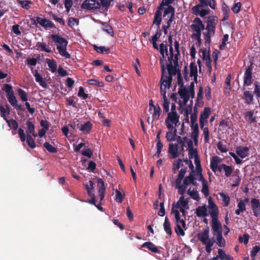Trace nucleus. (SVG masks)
<instances>
[{"mask_svg": "<svg viewBox=\"0 0 260 260\" xmlns=\"http://www.w3.org/2000/svg\"><path fill=\"white\" fill-rule=\"evenodd\" d=\"M174 50L173 46H169V50H168L167 44L164 43L159 45V51L162 56V59H160L161 66L165 67L167 76H170L172 78L173 76L177 73V67H178V56L180 55L179 50V43L177 41L174 42Z\"/></svg>", "mask_w": 260, "mask_h": 260, "instance_id": "nucleus-1", "label": "nucleus"}, {"mask_svg": "<svg viewBox=\"0 0 260 260\" xmlns=\"http://www.w3.org/2000/svg\"><path fill=\"white\" fill-rule=\"evenodd\" d=\"M166 71L163 64L161 65V77L160 79V92L163 96L164 102L162 107L164 110L166 112L169 111V102L166 96V88L169 89L171 85L172 78L170 76H167Z\"/></svg>", "mask_w": 260, "mask_h": 260, "instance_id": "nucleus-2", "label": "nucleus"}, {"mask_svg": "<svg viewBox=\"0 0 260 260\" xmlns=\"http://www.w3.org/2000/svg\"><path fill=\"white\" fill-rule=\"evenodd\" d=\"M198 240L205 246L206 251L208 253L211 252V247L215 242L214 238H210L209 228L207 227L202 229L197 235Z\"/></svg>", "mask_w": 260, "mask_h": 260, "instance_id": "nucleus-3", "label": "nucleus"}, {"mask_svg": "<svg viewBox=\"0 0 260 260\" xmlns=\"http://www.w3.org/2000/svg\"><path fill=\"white\" fill-rule=\"evenodd\" d=\"M218 19L216 16H211L208 18L207 21V25L204 27L205 31L203 35L205 37V43L210 44L211 42V38L213 37L215 34V29L218 23Z\"/></svg>", "mask_w": 260, "mask_h": 260, "instance_id": "nucleus-4", "label": "nucleus"}, {"mask_svg": "<svg viewBox=\"0 0 260 260\" xmlns=\"http://www.w3.org/2000/svg\"><path fill=\"white\" fill-rule=\"evenodd\" d=\"M50 37L56 45L59 54L66 58H70L71 55L67 51V47L68 44V41L58 35L52 34Z\"/></svg>", "mask_w": 260, "mask_h": 260, "instance_id": "nucleus-5", "label": "nucleus"}, {"mask_svg": "<svg viewBox=\"0 0 260 260\" xmlns=\"http://www.w3.org/2000/svg\"><path fill=\"white\" fill-rule=\"evenodd\" d=\"M190 27L191 30L193 31L192 38L196 41V45L200 46L201 44V32L204 29V25L200 18H196L193 20Z\"/></svg>", "mask_w": 260, "mask_h": 260, "instance_id": "nucleus-6", "label": "nucleus"}, {"mask_svg": "<svg viewBox=\"0 0 260 260\" xmlns=\"http://www.w3.org/2000/svg\"><path fill=\"white\" fill-rule=\"evenodd\" d=\"M2 90L7 93V98L9 103L16 110H22V106L18 105V101L14 95L12 86L10 84H5L2 88Z\"/></svg>", "mask_w": 260, "mask_h": 260, "instance_id": "nucleus-7", "label": "nucleus"}, {"mask_svg": "<svg viewBox=\"0 0 260 260\" xmlns=\"http://www.w3.org/2000/svg\"><path fill=\"white\" fill-rule=\"evenodd\" d=\"M179 116L176 111L169 112L165 120V124L168 129L173 131L179 122Z\"/></svg>", "mask_w": 260, "mask_h": 260, "instance_id": "nucleus-8", "label": "nucleus"}, {"mask_svg": "<svg viewBox=\"0 0 260 260\" xmlns=\"http://www.w3.org/2000/svg\"><path fill=\"white\" fill-rule=\"evenodd\" d=\"M189 204L187 201L184 199V197L182 196L176 204H173L172 209H179L183 216H185V210L189 209Z\"/></svg>", "mask_w": 260, "mask_h": 260, "instance_id": "nucleus-9", "label": "nucleus"}, {"mask_svg": "<svg viewBox=\"0 0 260 260\" xmlns=\"http://www.w3.org/2000/svg\"><path fill=\"white\" fill-rule=\"evenodd\" d=\"M178 92L180 98L182 99V104L184 106L186 105L190 97L192 99L194 97V92L189 91L186 87L180 88Z\"/></svg>", "mask_w": 260, "mask_h": 260, "instance_id": "nucleus-10", "label": "nucleus"}, {"mask_svg": "<svg viewBox=\"0 0 260 260\" xmlns=\"http://www.w3.org/2000/svg\"><path fill=\"white\" fill-rule=\"evenodd\" d=\"M31 21L32 24H36L37 23L39 24L41 26L44 27L45 29L48 28L54 27L53 23L45 18H41L40 17H37L36 20L34 18L31 19Z\"/></svg>", "mask_w": 260, "mask_h": 260, "instance_id": "nucleus-11", "label": "nucleus"}, {"mask_svg": "<svg viewBox=\"0 0 260 260\" xmlns=\"http://www.w3.org/2000/svg\"><path fill=\"white\" fill-rule=\"evenodd\" d=\"M208 208L211 219L218 218V208L211 198H209L208 199Z\"/></svg>", "mask_w": 260, "mask_h": 260, "instance_id": "nucleus-12", "label": "nucleus"}, {"mask_svg": "<svg viewBox=\"0 0 260 260\" xmlns=\"http://www.w3.org/2000/svg\"><path fill=\"white\" fill-rule=\"evenodd\" d=\"M100 7V3L95 0H85L83 3L81 8L87 10H94Z\"/></svg>", "mask_w": 260, "mask_h": 260, "instance_id": "nucleus-13", "label": "nucleus"}, {"mask_svg": "<svg viewBox=\"0 0 260 260\" xmlns=\"http://www.w3.org/2000/svg\"><path fill=\"white\" fill-rule=\"evenodd\" d=\"M206 6L200 3V4L192 8L193 13L197 16L199 15L202 17H205L209 14L210 11L208 9H202V8Z\"/></svg>", "mask_w": 260, "mask_h": 260, "instance_id": "nucleus-14", "label": "nucleus"}, {"mask_svg": "<svg viewBox=\"0 0 260 260\" xmlns=\"http://www.w3.org/2000/svg\"><path fill=\"white\" fill-rule=\"evenodd\" d=\"M179 146L178 144L170 143L169 145L168 153L171 159H175L180 155Z\"/></svg>", "mask_w": 260, "mask_h": 260, "instance_id": "nucleus-15", "label": "nucleus"}, {"mask_svg": "<svg viewBox=\"0 0 260 260\" xmlns=\"http://www.w3.org/2000/svg\"><path fill=\"white\" fill-rule=\"evenodd\" d=\"M221 158L217 156H213L210 161V169L211 170L216 173L219 170L221 166Z\"/></svg>", "mask_w": 260, "mask_h": 260, "instance_id": "nucleus-16", "label": "nucleus"}, {"mask_svg": "<svg viewBox=\"0 0 260 260\" xmlns=\"http://www.w3.org/2000/svg\"><path fill=\"white\" fill-rule=\"evenodd\" d=\"M251 207L255 217L260 216V201L258 199L253 198L250 201Z\"/></svg>", "mask_w": 260, "mask_h": 260, "instance_id": "nucleus-17", "label": "nucleus"}, {"mask_svg": "<svg viewBox=\"0 0 260 260\" xmlns=\"http://www.w3.org/2000/svg\"><path fill=\"white\" fill-rule=\"evenodd\" d=\"M243 80L244 86H249L251 85V83H252L251 65L250 66L248 67V68L246 69V71L245 72L243 78Z\"/></svg>", "mask_w": 260, "mask_h": 260, "instance_id": "nucleus-18", "label": "nucleus"}, {"mask_svg": "<svg viewBox=\"0 0 260 260\" xmlns=\"http://www.w3.org/2000/svg\"><path fill=\"white\" fill-rule=\"evenodd\" d=\"M211 229L213 231V235L219 233H222V225L218 218L212 219L211 220Z\"/></svg>", "mask_w": 260, "mask_h": 260, "instance_id": "nucleus-19", "label": "nucleus"}, {"mask_svg": "<svg viewBox=\"0 0 260 260\" xmlns=\"http://www.w3.org/2000/svg\"><path fill=\"white\" fill-rule=\"evenodd\" d=\"M249 147L240 146L236 148V153L238 156L243 159L249 155Z\"/></svg>", "mask_w": 260, "mask_h": 260, "instance_id": "nucleus-20", "label": "nucleus"}, {"mask_svg": "<svg viewBox=\"0 0 260 260\" xmlns=\"http://www.w3.org/2000/svg\"><path fill=\"white\" fill-rule=\"evenodd\" d=\"M233 260V258L230 255H226L222 249H218V255L213 257L210 260Z\"/></svg>", "mask_w": 260, "mask_h": 260, "instance_id": "nucleus-21", "label": "nucleus"}, {"mask_svg": "<svg viewBox=\"0 0 260 260\" xmlns=\"http://www.w3.org/2000/svg\"><path fill=\"white\" fill-rule=\"evenodd\" d=\"M98 186L99 188V195L100 198V201H102L105 197V192L106 191V187L105 186V183L103 180L99 178L98 179L97 181Z\"/></svg>", "mask_w": 260, "mask_h": 260, "instance_id": "nucleus-22", "label": "nucleus"}, {"mask_svg": "<svg viewBox=\"0 0 260 260\" xmlns=\"http://www.w3.org/2000/svg\"><path fill=\"white\" fill-rule=\"evenodd\" d=\"M89 185L88 184L85 185V189L87 190L88 194L92 198V200L89 201L90 204H93L95 205V196L94 194L92 193L91 190L93 189V185L94 184V182L92 180H90L89 181Z\"/></svg>", "mask_w": 260, "mask_h": 260, "instance_id": "nucleus-23", "label": "nucleus"}, {"mask_svg": "<svg viewBox=\"0 0 260 260\" xmlns=\"http://www.w3.org/2000/svg\"><path fill=\"white\" fill-rule=\"evenodd\" d=\"M223 171L224 172V176L226 177H229L231 176L234 171V168L231 166H228L225 164H222L218 171L219 172H221Z\"/></svg>", "mask_w": 260, "mask_h": 260, "instance_id": "nucleus-24", "label": "nucleus"}, {"mask_svg": "<svg viewBox=\"0 0 260 260\" xmlns=\"http://www.w3.org/2000/svg\"><path fill=\"white\" fill-rule=\"evenodd\" d=\"M196 214L199 217H205L208 215L206 205L198 206L196 209Z\"/></svg>", "mask_w": 260, "mask_h": 260, "instance_id": "nucleus-25", "label": "nucleus"}, {"mask_svg": "<svg viewBox=\"0 0 260 260\" xmlns=\"http://www.w3.org/2000/svg\"><path fill=\"white\" fill-rule=\"evenodd\" d=\"M161 111V109L158 105H156L155 107L151 108V109H149V112L152 115L153 120L159 119Z\"/></svg>", "mask_w": 260, "mask_h": 260, "instance_id": "nucleus-26", "label": "nucleus"}, {"mask_svg": "<svg viewBox=\"0 0 260 260\" xmlns=\"http://www.w3.org/2000/svg\"><path fill=\"white\" fill-rule=\"evenodd\" d=\"M216 245L219 247H224L225 246V240L222 236V233L213 234V237Z\"/></svg>", "mask_w": 260, "mask_h": 260, "instance_id": "nucleus-27", "label": "nucleus"}, {"mask_svg": "<svg viewBox=\"0 0 260 260\" xmlns=\"http://www.w3.org/2000/svg\"><path fill=\"white\" fill-rule=\"evenodd\" d=\"M172 213H173L175 215L176 224L179 225L180 226H182L183 228L185 229V221L183 219H180L179 211L177 210L172 209Z\"/></svg>", "mask_w": 260, "mask_h": 260, "instance_id": "nucleus-28", "label": "nucleus"}, {"mask_svg": "<svg viewBox=\"0 0 260 260\" xmlns=\"http://www.w3.org/2000/svg\"><path fill=\"white\" fill-rule=\"evenodd\" d=\"M141 248H147L149 250L154 253H159V250L158 248L152 242H146L141 245Z\"/></svg>", "mask_w": 260, "mask_h": 260, "instance_id": "nucleus-29", "label": "nucleus"}, {"mask_svg": "<svg viewBox=\"0 0 260 260\" xmlns=\"http://www.w3.org/2000/svg\"><path fill=\"white\" fill-rule=\"evenodd\" d=\"M177 129L174 128L173 131H170L166 133V138L168 142H172L176 140L177 137Z\"/></svg>", "mask_w": 260, "mask_h": 260, "instance_id": "nucleus-30", "label": "nucleus"}, {"mask_svg": "<svg viewBox=\"0 0 260 260\" xmlns=\"http://www.w3.org/2000/svg\"><path fill=\"white\" fill-rule=\"evenodd\" d=\"M27 129L26 134L27 136H31L32 135L34 137H37V134L35 133V126L34 124L30 121L26 122Z\"/></svg>", "mask_w": 260, "mask_h": 260, "instance_id": "nucleus-31", "label": "nucleus"}, {"mask_svg": "<svg viewBox=\"0 0 260 260\" xmlns=\"http://www.w3.org/2000/svg\"><path fill=\"white\" fill-rule=\"evenodd\" d=\"M161 21V12L160 9H157L154 14V18L153 24H156L158 27H159Z\"/></svg>", "mask_w": 260, "mask_h": 260, "instance_id": "nucleus-32", "label": "nucleus"}, {"mask_svg": "<svg viewBox=\"0 0 260 260\" xmlns=\"http://www.w3.org/2000/svg\"><path fill=\"white\" fill-rule=\"evenodd\" d=\"M190 76L193 77L194 81L197 82L198 69L197 66L194 63L190 64Z\"/></svg>", "mask_w": 260, "mask_h": 260, "instance_id": "nucleus-33", "label": "nucleus"}, {"mask_svg": "<svg viewBox=\"0 0 260 260\" xmlns=\"http://www.w3.org/2000/svg\"><path fill=\"white\" fill-rule=\"evenodd\" d=\"M34 76L35 77L36 81L38 82L42 87L43 88L47 87V84L46 81L43 78L42 76L38 73L37 71H36V72L34 74Z\"/></svg>", "mask_w": 260, "mask_h": 260, "instance_id": "nucleus-34", "label": "nucleus"}, {"mask_svg": "<svg viewBox=\"0 0 260 260\" xmlns=\"http://www.w3.org/2000/svg\"><path fill=\"white\" fill-rule=\"evenodd\" d=\"M193 172H191L188 176L186 177L183 180V183L186 186L191 184L196 185L197 184V182L194 181V178L193 177Z\"/></svg>", "mask_w": 260, "mask_h": 260, "instance_id": "nucleus-35", "label": "nucleus"}, {"mask_svg": "<svg viewBox=\"0 0 260 260\" xmlns=\"http://www.w3.org/2000/svg\"><path fill=\"white\" fill-rule=\"evenodd\" d=\"M187 193L192 198L193 200L199 201L200 197L198 191L196 188H193L192 190L189 188L187 190Z\"/></svg>", "mask_w": 260, "mask_h": 260, "instance_id": "nucleus-36", "label": "nucleus"}, {"mask_svg": "<svg viewBox=\"0 0 260 260\" xmlns=\"http://www.w3.org/2000/svg\"><path fill=\"white\" fill-rule=\"evenodd\" d=\"M46 63L51 72L55 73L57 71V63L54 59H47Z\"/></svg>", "mask_w": 260, "mask_h": 260, "instance_id": "nucleus-37", "label": "nucleus"}, {"mask_svg": "<svg viewBox=\"0 0 260 260\" xmlns=\"http://www.w3.org/2000/svg\"><path fill=\"white\" fill-rule=\"evenodd\" d=\"M210 114L211 109L209 107H206L204 108V111L201 113L199 119L207 121V119L208 118Z\"/></svg>", "mask_w": 260, "mask_h": 260, "instance_id": "nucleus-38", "label": "nucleus"}, {"mask_svg": "<svg viewBox=\"0 0 260 260\" xmlns=\"http://www.w3.org/2000/svg\"><path fill=\"white\" fill-rule=\"evenodd\" d=\"M199 2L205 6H209L211 9L216 8L215 0H199Z\"/></svg>", "mask_w": 260, "mask_h": 260, "instance_id": "nucleus-39", "label": "nucleus"}, {"mask_svg": "<svg viewBox=\"0 0 260 260\" xmlns=\"http://www.w3.org/2000/svg\"><path fill=\"white\" fill-rule=\"evenodd\" d=\"M244 99L246 100V103L248 104H250L253 101V94L251 91H245L244 92Z\"/></svg>", "mask_w": 260, "mask_h": 260, "instance_id": "nucleus-40", "label": "nucleus"}, {"mask_svg": "<svg viewBox=\"0 0 260 260\" xmlns=\"http://www.w3.org/2000/svg\"><path fill=\"white\" fill-rule=\"evenodd\" d=\"M202 188L201 189V192L205 196V197H207L209 195L208 182L206 180H204L202 182Z\"/></svg>", "mask_w": 260, "mask_h": 260, "instance_id": "nucleus-41", "label": "nucleus"}, {"mask_svg": "<svg viewBox=\"0 0 260 260\" xmlns=\"http://www.w3.org/2000/svg\"><path fill=\"white\" fill-rule=\"evenodd\" d=\"M164 228L165 232L169 235H171L172 231L171 228L170 223L167 217H165V222L164 223Z\"/></svg>", "mask_w": 260, "mask_h": 260, "instance_id": "nucleus-42", "label": "nucleus"}, {"mask_svg": "<svg viewBox=\"0 0 260 260\" xmlns=\"http://www.w3.org/2000/svg\"><path fill=\"white\" fill-rule=\"evenodd\" d=\"M219 194L221 198V200L224 204V206L228 207L229 205L230 201L229 196L228 194L224 193L223 192H219Z\"/></svg>", "mask_w": 260, "mask_h": 260, "instance_id": "nucleus-43", "label": "nucleus"}, {"mask_svg": "<svg viewBox=\"0 0 260 260\" xmlns=\"http://www.w3.org/2000/svg\"><path fill=\"white\" fill-rule=\"evenodd\" d=\"M237 207L238 209L235 211V214L237 215H240L241 212L246 210V206L244 204V203L240 200L238 203Z\"/></svg>", "mask_w": 260, "mask_h": 260, "instance_id": "nucleus-44", "label": "nucleus"}, {"mask_svg": "<svg viewBox=\"0 0 260 260\" xmlns=\"http://www.w3.org/2000/svg\"><path fill=\"white\" fill-rule=\"evenodd\" d=\"M17 91L20 99L23 102H26L28 100L27 93L21 88H18Z\"/></svg>", "mask_w": 260, "mask_h": 260, "instance_id": "nucleus-45", "label": "nucleus"}, {"mask_svg": "<svg viewBox=\"0 0 260 260\" xmlns=\"http://www.w3.org/2000/svg\"><path fill=\"white\" fill-rule=\"evenodd\" d=\"M8 126L12 129L14 130H16L18 127V122L13 119H11L8 120V119L6 120Z\"/></svg>", "mask_w": 260, "mask_h": 260, "instance_id": "nucleus-46", "label": "nucleus"}, {"mask_svg": "<svg viewBox=\"0 0 260 260\" xmlns=\"http://www.w3.org/2000/svg\"><path fill=\"white\" fill-rule=\"evenodd\" d=\"M202 170H196V172L194 171H192L191 172H193L194 174L193 175V177L194 178V181L196 180H199L202 182L204 180H205L202 174Z\"/></svg>", "mask_w": 260, "mask_h": 260, "instance_id": "nucleus-47", "label": "nucleus"}, {"mask_svg": "<svg viewBox=\"0 0 260 260\" xmlns=\"http://www.w3.org/2000/svg\"><path fill=\"white\" fill-rule=\"evenodd\" d=\"M92 128V124L89 121H87L84 124L82 125L80 127V131L89 133Z\"/></svg>", "mask_w": 260, "mask_h": 260, "instance_id": "nucleus-48", "label": "nucleus"}, {"mask_svg": "<svg viewBox=\"0 0 260 260\" xmlns=\"http://www.w3.org/2000/svg\"><path fill=\"white\" fill-rule=\"evenodd\" d=\"M37 46L40 48L41 50L47 53L52 52L51 48L49 46H47L46 44L44 43L38 42Z\"/></svg>", "mask_w": 260, "mask_h": 260, "instance_id": "nucleus-49", "label": "nucleus"}, {"mask_svg": "<svg viewBox=\"0 0 260 260\" xmlns=\"http://www.w3.org/2000/svg\"><path fill=\"white\" fill-rule=\"evenodd\" d=\"M186 169H181L179 172V174L178 175L177 178L176 180V184H179L180 183H181L182 180L183 178L184 177V175L186 173Z\"/></svg>", "mask_w": 260, "mask_h": 260, "instance_id": "nucleus-50", "label": "nucleus"}, {"mask_svg": "<svg viewBox=\"0 0 260 260\" xmlns=\"http://www.w3.org/2000/svg\"><path fill=\"white\" fill-rule=\"evenodd\" d=\"M231 180L233 182L232 184V186L233 187H236V186H238L240 184V181H241V178L239 177V176H238L237 175H235L232 176Z\"/></svg>", "mask_w": 260, "mask_h": 260, "instance_id": "nucleus-51", "label": "nucleus"}, {"mask_svg": "<svg viewBox=\"0 0 260 260\" xmlns=\"http://www.w3.org/2000/svg\"><path fill=\"white\" fill-rule=\"evenodd\" d=\"M176 186L178 189L179 194L183 196L185 193L187 186L185 184L180 183L179 184H176Z\"/></svg>", "mask_w": 260, "mask_h": 260, "instance_id": "nucleus-52", "label": "nucleus"}, {"mask_svg": "<svg viewBox=\"0 0 260 260\" xmlns=\"http://www.w3.org/2000/svg\"><path fill=\"white\" fill-rule=\"evenodd\" d=\"M94 49L100 53H108L110 52L109 48H106L103 46L98 47L95 45L93 46Z\"/></svg>", "mask_w": 260, "mask_h": 260, "instance_id": "nucleus-53", "label": "nucleus"}, {"mask_svg": "<svg viewBox=\"0 0 260 260\" xmlns=\"http://www.w3.org/2000/svg\"><path fill=\"white\" fill-rule=\"evenodd\" d=\"M181 166H183V161L181 159H178L174 161L173 163V171L175 173L179 169Z\"/></svg>", "mask_w": 260, "mask_h": 260, "instance_id": "nucleus-54", "label": "nucleus"}, {"mask_svg": "<svg viewBox=\"0 0 260 260\" xmlns=\"http://www.w3.org/2000/svg\"><path fill=\"white\" fill-rule=\"evenodd\" d=\"M245 115L250 123H254L256 122L255 117L254 116L253 112L251 111L247 112L245 113Z\"/></svg>", "mask_w": 260, "mask_h": 260, "instance_id": "nucleus-55", "label": "nucleus"}, {"mask_svg": "<svg viewBox=\"0 0 260 260\" xmlns=\"http://www.w3.org/2000/svg\"><path fill=\"white\" fill-rule=\"evenodd\" d=\"M260 251V245H255L253 247L250 251V256L252 259H254L257 253Z\"/></svg>", "mask_w": 260, "mask_h": 260, "instance_id": "nucleus-56", "label": "nucleus"}, {"mask_svg": "<svg viewBox=\"0 0 260 260\" xmlns=\"http://www.w3.org/2000/svg\"><path fill=\"white\" fill-rule=\"evenodd\" d=\"M44 147L51 153H55L57 151V148L52 146L48 142H45L44 144Z\"/></svg>", "mask_w": 260, "mask_h": 260, "instance_id": "nucleus-57", "label": "nucleus"}, {"mask_svg": "<svg viewBox=\"0 0 260 260\" xmlns=\"http://www.w3.org/2000/svg\"><path fill=\"white\" fill-rule=\"evenodd\" d=\"M200 56L204 60H207L210 58L209 53L206 49H203L200 52Z\"/></svg>", "mask_w": 260, "mask_h": 260, "instance_id": "nucleus-58", "label": "nucleus"}, {"mask_svg": "<svg viewBox=\"0 0 260 260\" xmlns=\"http://www.w3.org/2000/svg\"><path fill=\"white\" fill-rule=\"evenodd\" d=\"M249 236L248 234H245L243 236H240L238 238V241L240 243H244L245 245H246L249 241Z\"/></svg>", "mask_w": 260, "mask_h": 260, "instance_id": "nucleus-59", "label": "nucleus"}, {"mask_svg": "<svg viewBox=\"0 0 260 260\" xmlns=\"http://www.w3.org/2000/svg\"><path fill=\"white\" fill-rule=\"evenodd\" d=\"M204 137V142L206 143L209 141V131L208 128L206 126L205 128L202 129Z\"/></svg>", "mask_w": 260, "mask_h": 260, "instance_id": "nucleus-60", "label": "nucleus"}, {"mask_svg": "<svg viewBox=\"0 0 260 260\" xmlns=\"http://www.w3.org/2000/svg\"><path fill=\"white\" fill-rule=\"evenodd\" d=\"M188 154L189 158H195L199 156L198 155L197 149H194L193 148H191L190 149H189Z\"/></svg>", "mask_w": 260, "mask_h": 260, "instance_id": "nucleus-61", "label": "nucleus"}, {"mask_svg": "<svg viewBox=\"0 0 260 260\" xmlns=\"http://www.w3.org/2000/svg\"><path fill=\"white\" fill-rule=\"evenodd\" d=\"M26 142L28 145L31 148L36 147L35 141L31 136H27Z\"/></svg>", "mask_w": 260, "mask_h": 260, "instance_id": "nucleus-62", "label": "nucleus"}, {"mask_svg": "<svg viewBox=\"0 0 260 260\" xmlns=\"http://www.w3.org/2000/svg\"><path fill=\"white\" fill-rule=\"evenodd\" d=\"M18 3L24 9L26 10L30 8L29 4L31 2L28 1H18Z\"/></svg>", "mask_w": 260, "mask_h": 260, "instance_id": "nucleus-63", "label": "nucleus"}, {"mask_svg": "<svg viewBox=\"0 0 260 260\" xmlns=\"http://www.w3.org/2000/svg\"><path fill=\"white\" fill-rule=\"evenodd\" d=\"M254 92L256 94V96L258 97V98H260V85H259V83L257 81H255L254 83Z\"/></svg>", "mask_w": 260, "mask_h": 260, "instance_id": "nucleus-64", "label": "nucleus"}]
</instances>
